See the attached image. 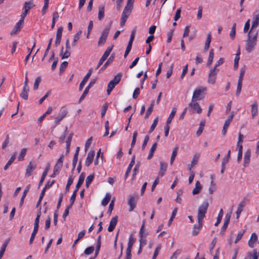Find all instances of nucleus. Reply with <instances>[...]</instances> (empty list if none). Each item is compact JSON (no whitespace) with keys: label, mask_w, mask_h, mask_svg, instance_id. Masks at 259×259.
<instances>
[{"label":"nucleus","mask_w":259,"mask_h":259,"mask_svg":"<svg viewBox=\"0 0 259 259\" xmlns=\"http://www.w3.org/2000/svg\"><path fill=\"white\" fill-rule=\"evenodd\" d=\"M257 35L258 33L255 32H248L245 43V50L248 53H250L254 50L257 43Z\"/></svg>","instance_id":"1"},{"label":"nucleus","mask_w":259,"mask_h":259,"mask_svg":"<svg viewBox=\"0 0 259 259\" xmlns=\"http://www.w3.org/2000/svg\"><path fill=\"white\" fill-rule=\"evenodd\" d=\"M209 204L207 201H204L200 206H199L198 210L197 219L198 222H203V219L205 217Z\"/></svg>","instance_id":"2"},{"label":"nucleus","mask_w":259,"mask_h":259,"mask_svg":"<svg viewBox=\"0 0 259 259\" xmlns=\"http://www.w3.org/2000/svg\"><path fill=\"white\" fill-rule=\"evenodd\" d=\"M121 76L122 75L121 73H118L114 76L112 80L109 81L107 89V93L108 95H109L115 86L118 84L121 80Z\"/></svg>","instance_id":"3"},{"label":"nucleus","mask_w":259,"mask_h":259,"mask_svg":"<svg viewBox=\"0 0 259 259\" xmlns=\"http://www.w3.org/2000/svg\"><path fill=\"white\" fill-rule=\"evenodd\" d=\"M206 88L201 87L194 90L192 98V101H197L203 99L204 97V92L206 91Z\"/></svg>","instance_id":"4"},{"label":"nucleus","mask_w":259,"mask_h":259,"mask_svg":"<svg viewBox=\"0 0 259 259\" xmlns=\"http://www.w3.org/2000/svg\"><path fill=\"white\" fill-rule=\"evenodd\" d=\"M111 25V23L108 26L106 27L102 31L101 36L100 37L98 42V46H102L105 43L110 31Z\"/></svg>","instance_id":"5"},{"label":"nucleus","mask_w":259,"mask_h":259,"mask_svg":"<svg viewBox=\"0 0 259 259\" xmlns=\"http://www.w3.org/2000/svg\"><path fill=\"white\" fill-rule=\"evenodd\" d=\"M111 25V23L108 26L106 27L102 31L101 36L100 37L98 42V46H102L105 43L110 31Z\"/></svg>","instance_id":"6"},{"label":"nucleus","mask_w":259,"mask_h":259,"mask_svg":"<svg viewBox=\"0 0 259 259\" xmlns=\"http://www.w3.org/2000/svg\"><path fill=\"white\" fill-rule=\"evenodd\" d=\"M68 114L67 108L65 106L62 107L59 112L58 116L55 117L54 122L56 125H58L61 121Z\"/></svg>","instance_id":"7"},{"label":"nucleus","mask_w":259,"mask_h":259,"mask_svg":"<svg viewBox=\"0 0 259 259\" xmlns=\"http://www.w3.org/2000/svg\"><path fill=\"white\" fill-rule=\"evenodd\" d=\"M259 25V14L254 16L253 21L252 22L251 26L249 32H256L258 33V30L257 29V27Z\"/></svg>","instance_id":"8"},{"label":"nucleus","mask_w":259,"mask_h":259,"mask_svg":"<svg viewBox=\"0 0 259 259\" xmlns=\"http://www.w3.org/2000/svg\"><path fill=\"white\" fill-rule=\"evenodd\" d=\"M112 50V47H108L105 52H104V54L102 56V57L100 58L98 65H97L96 69H98L100 66L103 63V62L107 59L109 55H110L111 51Z\"/></svg>","instance_id":"9"},{"label":"nucleus","mask_w":259,"mask_h":259,"mask_svg":"<svg viewBox=\"0 0 259 259\" xmlns=\"http://www.w3.org/2000/svg\"><path fill=\"white\" fill-rule=\"evenodd\" d=\"M218 72V70H214V69H210L207 80L208 83L213 84L215 82Z\"/></svg>","instance_id":"10"},{"label":"nucleus","mask_w":259,"mask_h":259,"mask_svg":"<svg viewBox=\"0 0 259 259\" xmlns=\"http://www.w3.org/2000/svg\"><path fill=\"white\" fill-rule=\"evenodd\" d=\"M96 82V80H91L88 85L85 88V90H84L82 95L80 97L79 99V103H80L85 97V96L88 95L89 93V91L90 89L94 85V84Z\"/></svg>","instance_id":"11"},{"label":"nucleus","mask_w":259,"mask_h":259,"mask_svg":"<svg viewBox=\"0 0 259 259\" xmlns=\"http://www.w3.org/2000/svg\"><path fill=\"white\" fill-rule=\"evenodd\" d=\"M234 114H231L225 120L223 128L222 131V134L223 136L226 135L227 130L230 124V123L232 121L233 118Z\"/></svg>","instance_id":"12"},{"label":"nucleus","mask_w":259,"mask_h":259,"mask_svg":"<svg viewBox=\"0 0 259 259\" xmlns=\"http://www.w3.org/2000/svg\"><path fill=\"white\" fill-rule=\"evenodd\" d=\"M93 72V70L92 68L90 69L87 74L83 77L82 80L81 81L79 87V91H80L82 90L83 87L85 84L87 82L89 78L90 77L92 73Z\"/></svg>","instance_id":"13"},{"label":"nucleus","mask_w":259,"mask_h":259,"mask_svg":"<svg viewBox=\"0 0 259 259\" xmlns=\"http://www.w3.org/2000/svg\"><path fill=\"white\" fill-rule=\"evenodd\" d=\"M138 197L131 196L128 200V204L130 205L129 211H132L136 207Z\"/></svg>","instance_id":"14"},{"label":"nucleus","mask_w":259,"mask_h":259,"mask_svg":"<svg viewBox=\"0 0 259 259\" xmlns=\"http://www.w3.org/2000/svg\"><path fill=\"white\" fill-rule=\"evenodd\" d=\"M64 157V155L62 154L60 156V158L57 160V163L55 164L54 168V170H55V172H60V171L63 166Z\"/></svg>","instance_id":"15"},{"label":"nucleus","mask_w":259,"mask_h":259,"mask_svg":"<svg viewBox=\"0 0 259 259\" xmlns=\"http://www.w3.org/2000/svg\"><path fill=\"white\" fill-rule=\"evenodd\" d=\"M198 224L195 225L193 228L192 234L194 236L198 235L203 226V222H198Z\"/></svg>","instance_id":"16"},{"label":"nucleus","mask_w":259,"mask_h":259,"mask_svg":"<svg viewBox=\"0 0 259 259\" xmlns=\"http://www.w3.org/2000/svg\"><path fill=\"white\" fill-rule=\"evenodd\" d=\"M24 22H21V21H19L15 25L13 30L11 31L10 34L11 35H15L18 32L20 31L22 26L23 25Z\"/></svg>","instance_id":"17"},{"label":"nucleus","mask_w":259,"mask_h":259,"mask_svg":"<svg viewBox=\"0 0 259 259\" xmlns=\"http://www.w3.org/2000/svg\"><path fill=\"white\" fill-rule=\"evenodd\" d=\"M189 106L196 111L197 113L198 114H200L202 112L200 106L196 101H192V100H191V102L189 104Z\"/></svg>","instance_id":"18"},{"label":"nucleus","mask_w":259,"mask_h":259,"mask_svg":"<svg viewBox=\"0 0 259 259\" xmlns=\"http://www.w3.org/2000/svg\"><path fill=\"white\" fill-rule=\"evenodd\" d=\"M94 156V151H91L89 152L85 161V165L86 166H89L92 163Z\"/></svg>","instance_id":"19"},{"label":"nucleus","mask_w":259,"mask_h":259,"mask_svg":"<svg viewBox=\"0 0 259 259\" xmlns=\"http://www.w3.org/2000/svg\"><path fill=\"white\" fill-rule=\"evenodd\" d=\"M257 236L255 233H253L248 241V244L250 248H253L254 245V244L257 240Z\"/></svg>","instance_id":"20"},{"label":"nucleus","mask_w":259,"mask_h":259,"mask_svg":"<svg viewBox=\"0 0 259 259\" xmlns=\"http://www.w3.org/2000/svg\"><path fill=\"white\" fill-rule=\"evenodd\" d=\"M160 169H159V172H158V174H159V176H160V177H163L166 171V169H167V164L164 162H160Z\"/></svg>","instance_id":"21"},{"label":"nucleus","mask_w":259,"mask_h":259,"mask_svg":"<svg viewBox=\"0 0 259 259\" xmlns=\"http://www.w3.org/2000/svg\"><path fill=\"white\" fill-rule=\"evenodd\" d=\"M250 156H251V152H250V150L249 149H248L245 152V155L244 156L243 165L244 167H246L248 165V164L250 162Z\"/></svg>","instance_id":"22"},{"label":"nucleus","mask_w":259,"mask_h":259,"mask_svg":"<svg viewBox=\"0 0 259 259\" xmlns=\"http://www.w3.org/2000/svg\"><path fill=\"white\" fill-rule=\"evenodd\" d=\"M117 223V217L115 216L112 218L110 221L109 226L108 228V231L110 232H112L115 228Z\"/></svg>","instance_id":"23"},{"label":"nucleus","mask_w":259,"mask_h":259,"mask_svg":"<svg viewBox=\"0 0 259 259\" xmlns=\"http://www.w3.org/2000/svg\"><path fill=\"white\" fill-rule=\"evenodd\" d=\"M36 167L35 164H33L32 162H30L29 164L27 166L26 170V176L27 177H29L31 175L32 172L35 169Z\"/></svg>","instance_id":"24"},{"label":"nucleus","mask_w":259,"mask_h":259,"mask_svg":"<svg viewBox=\"0 0 259 259\" xmlns=\"http://www.w3.org/2000/svg\"><path fill=\"white\" fill-rule=\"evenodd\" d=\"M135 156L134 155L132 157V160L126 170V172H125V176H124V179H126L128 177L129 174H130L131 172V169H132V167L133 166V165H134L135 163Z\"/></svg>","instance_id":"25"},{"label":"nucleus","mask_w":259,"mask_h":259,"mask_svg":"<svg viewBox=\"0 0 259 259\" xmlns=\"http://www.w3.org/2000/svg\"><path fill=\"white\" fill-rule=\"evenodd\" d=\"M84 178H85V173L82 172L79 177L78 181L76 185L75 190H77V191L78 190L80 187L83 184V183L84 182Z\"/></svg>","instance_id":"26"},{"label":"nucleus","mask_w":259,"mask_h":259,"mask_svg":"<svg viewBox=\"0 0 259 259\" xmlns=\"http://www.w3.org/2000/svg\"><path fill=\"white\" fill-rule=\"evenodd\" d=\"M35 6V5L33 4V0H30V1L26 2L24 3L23 9L28 12L30 10Z\"/></svg>","instance_id":"27"},{"label":"nucleus","mask_w":259,"mask_h":259,"mask_svg":"<svg viewBox=\"0 0 259 259\" xmlns=\"http://www.w3.org/2000/svg\"><path fill=\"white\" fill-rule=\"evenodd\" d=\"M202 188V185H201L199 181H196L195 184V187L192 191V194L195 195L198 194Z\"/></svg>","instance_id":"28"},{"label":"nucleus","mask_w":259,"mask_h":259,"mask_svg":"<svg viewBox=\"0 0 259 259\" xmlns=\"http://www.w3.org/2000/svg\"><path fill=\"white\" fill-rule=\"evenodd\" d=\"M251 116L253 118L257 114V103L256 101L254 102V103L251 105Z\"/></svg>","instance_id":"29"},{"label":"nucleus","mask_w":259,"mask_h":259,"mask_svg":"<svg viewBox=\"0 0 259 259\" xmlns=\"http://www.w3.org/2000/svg\"><path fill=\"white\" fill-rule=\"evenodd\" d=\"M73 137V133H71L69 136L67 137L66 141V154L68 155L70 151V144Z\"/></svg>","instance_id":"30"},{"label":"nucleus","mask_w":259,"mask_h":259,"mask_svg":"<svg viewBox=\"0 0 259 259\" xmlns=\"http://www.w3.org/2000/svg\"><path fill=\"white\" fill-rule=\"evenodd\" d=\"M230 155H231V151L229 150L227 153V159L223 158L222 162V169H221V173L223 174L225 170V164L227 163L229 160V159L230 158Z\"/></svg>","instance_id":"31"},{"label":"nucleus","mask_w":259,"mask_h":259,"mask_svg":"<svg viewBox=\"0 0 259 259\" xmlns=\"http://www.w3.org/2000/svg\"><path fill=\"white\" fill-rule=\"evenodd\" d=\"M114 59V56L113 54L111 55V56L108 59L107 61L106 62V63L103 65V66L101 68V69L99 70V73L101 71L104 70L113 61Z\"/></svg>","instance_id":"32"},{"label":"nucleus","mask_w":259,"mask_h":259,"mask_svg":"<svg viewBox=\"0 0 259 259\" xmlns=\"http://www.w3.org/2000/svg\"><path fill=\"white\" fill-rule=\"evenodd\" d=\"M245 204L244 202H241L240 203H239L236 211L237 219H238L239 218L241 212L242 211L244 207H245Z\"/></svg>","instance_id":"33"},{"label":"nucleus","mask_w":259,"mask_h":259,"mask_svg":"<svg viewBox=\"0 0 259 259\" xmlns=\"http://www.w3.org/2000/svg\"><path fill=\"white\" fill-rule=\"evenodd\" d=\"M29 91V87H23L22 91L20 95V97L24 100H27L28 99V93Z\"/></svg>","instance_id":"34"},{"label":"nucleus","mask_w":259,"mask_h":259,"mask_svg":"<svg viewBox=\"0 0 259 259\" xmlns=\"http://www.w3.org/2000/svg\"><path fill=\"white\" fill-rule=\"evenodd\" d=\"M211 42V34L210 33H208L205 40V45L204 47V52H206L208 50L210 44Z\"/></svg>","instance_id":"35"},{"label":"nucleus","mask_w":259,"mask_h":259,"mask_svg":"<svg viewBox=\"0 0 259 259\" xmlns=\"http://www.w3.org/2000/svg\"><path fill=\"white\" fill-rule=\"evenodd\" d=\"M49 168H50V165H48V166L46 167L45 170L44 171V172L42 173L40 180L39 182V185H38L39 186H40L41 185H42V184L43 183L44 180L49 170Z\"/></svg>","instance_id":"36"},{"label":"nucleus","mask_w":259,"mask_h":259,"mask_svg":"<svg viewBox=\"0 0 259 259\" xmlns=\"http://www.w3.org/2000/svg\"><path fill=\"white\" fill-rule=\"evenodd\" d=\"M73 174L71 176H69L67 185L65 187V192H67L69 191L70 187L72 184L74 180V178L73 177Z\"/></svg>","instance_id":"37"},{"label":"nucleus","mask_w":259,"mask_h":259,"mask_svg":"<svg viewBox=\"0 0 259 259\" xmlns=\"http://www.w3.org/2000/svg\"><path fill=\"white\" fill-rule=\"evenodd\" d=\"M145 223H146V220H144L143 221V223H142V226L140 230L139 237H144V236H146L148 234V233L145 232V231H144Z\"/></svg>","instance_id":"38"},{"label":"nucleus","mask_w":259,"mask_h":259,"mask_svg":"<svg viewBox=\"0 0 259 259\" xmlns=\"http://www.w3.org/2000/svg\"><path fill=\"white\" fill-rule=\"evenodd\" d=\"M157 143H154L150 150V151H149V154H148V156L147 157V159H150L152 158V157H153V154H154V153L156 149V147H157Z\"/></svg>","instance_id":"39"},{"label":"nucleus","mask_w":259,"mask_h":259,"mask_svg":"<svg viewBox=\"0 0 259 259\" xmlns=\"http://www.w3.org/2000/svg\"><path fill=\"white\" fill-rule=\"evenodd\" d=\"M214 57V50L213 49H211L209 51V57L208 58L207 62L206 65L207 66H209L213 62V59Z\"/></svg>","instance_id":"40"},{"label":"nucleus","mask_w":259,"mask_h":259,"mask_svg":"<svg viewBox=\"0 0 259 259\" xmlns=\"http://www.w3.org/2000/svg\"><path fill=\"white\" fill-rule=\"evenodd\" d=\"M205 121L204 120H202L200 123L199 127L196 132V135L199 136L202 133L204 127L205 126Z\"/></svg>","instance_id":"41"},{"label":"nucleus","mask_w":259,"mask_h":259,"mask_svg":"<svg viewBox=\"0 0 259 259\" xmlns=\"http://www.w3.org/2000/svg\"><path fill=\"white\" fill-rule=\"evenodd\" d=\"M17 155V153L15 152L14 154L11 156L10 159L9 160L7 164L4 166V170H7L9 166L14 162L15 159H16V156Z\"/></svg>","instance_id":"42"},{"label":"nucleus","mask_w":259,"mask_h":259,"mask_svg":"<svg viewBox=\"0 0 259 259\" xmlns=\"http://www.w3.org/2000/svg\"><path fill=\"white\" fill-rule=\"evenodd\" d=\"M41 211L39 210V211L37 212L36 218L34 221V229H35L38 230L39 219H40V217L41 216Z\"/></svg>","instance_id":"43"},{"label":"nucleus","mask_w":259,"mask_h":259,"mask_svg":"<svg viewBox=\"0 0 259 259\" xmlns=\"http://www.w3.org/2000/svg\"><path fill=\"white\" fill-rule=\"evenodd\" d=\"M131 13V11L126 10V9H124L123 11L122 12L121 19V20H124L126 21L128 16L130 15Z\"/></svg>","instance_id":"44"},{"label":"nucleus","mask_w":259,"mask_h":259,"mask_svg":"<svg viewBox=\"0 0 259 259\" xmlns=\"http://www.w3.org/2000/svg\"><path fill=\"white\" fill-rule=\"evenodd\" d=\"M176 113V109L174 108L172 111H171L169 117L166 120V124H169L171 122L172 119H173L174 117L175 116Z\"/></svg>","instance_id":"45"},{"label":"nucleus","mask_w":259,"mask_h":259,"mask_svg":"<svg viewBox=\"0 0 259 259\" xmlns=\"http://www.w3.org/2000/svg\"><path fill=\"white\" fill-rule=\"evenodd\" d=\"M178 149H179V148L178 147H176L173 149L172 155H171V158H170V164H172V163L175 159V158L178 153Z\"/></svg>","instance_id":"46"},{"label":"nucleus","mask_w":259,"mask_h":259,"mask_svg":"<svg viewBox=\"0 0 259 259\" xmlns=\"http://www.w3.org/2000/svg\"><path fill=\"white\" fill-rule=\"evenodd\" d=\"M63 49H64V48L62 47L61 48V53H60V55H61V58L62 59L68 58L70 56V54H71L70 50H66L65 51V53L63 54H62Z\"/></svg>","instance_id":"47"},{"label":"nucleus","mask_w":259,"mask_h":259,"mask_svg":"<svg viewBox=\"0 0 259 259\" xmlns=\"http://www.w3.org/2000/svg\"><path fill=\"white\" fill-rule=\"evenodd\" d=\"M110 199H111L110 194L109 193H107L106 194L105 197H104V198L103 199V200L102 201V204L103 206H106L110 201Z\"/></svg>","instance_id":"48"},{"label":"nucleus","mask_w":259,"mask_h":259,"mask_svg":"<svg viewBox=\"0 0 259 259\" xmlns=\"http://www.w3.org/2000/svg\"><path fill=\"white\" fill-rule=\"evenodd\" d=\"M104 17V7H100L99 8L98 19L99 20H102Z\"/></svg>","instance_id":"49"},{"label":"nucleus","mask_w":259,"mask_h":259,"mask_svg":"<svg viewBox=\"0 0 259 259\" xmlns=\"http://www.w3.org/2000/svg\"><path fill=\"white\" fill-rule=\"evenodd\" d=\"M94 174L90 175L87 178L86 181H85V186L87 188H88L89 187L90 185L92 182V181L94 179Z\"/></svg>","instance_id":"50"},{"label":"nucleus","mask_w":259,"mask_h":259,"mask_svg":"<svg viewBox=\"0 0 259 259\" xmlns=\"http://www.w3.org/2000/svg\"><path fill=\"white\" fill-rule=\"evenodd\" d=\"M236 23L233 24L232 29H231V31L230 33V38L232 40H233L234 39V38L235 37V35H236Z\"/></svg>","instance_id":"51"},{"label":"nucleus","mask_w":259,"mask_h":259,"mask_svg":"<svg viewBox=\"0 0 259 259\" xmlns=\"http://www.w3.org/2000/svg\"><path fill=\"white\" fill-rule=\"evenodd\" d=\"M223 216V209H221L220 210L219 213L218 214V216L217 217V220L216 223H215L214 225L215 226H217L221 222V220L222 219V217Z\"/></svg>","instance_id":"52"},{"label":"nucleus","mask_w":259,"mask_h":259,"mask_svg":"<svg viewBox=\"0 0 259 259\" xmlns=\"http://www.w3.org/2000/svg\"><path fill=\"white\" fill-rule=\"evenodd\" d=\"M240 53L239 54H237L236 55V57L234 59V69L236 70L238 68L239 65V60L240 59Z\"/></svg>","instance_id":"53"},{"label":"nucleus","mask_w":259,"mask_h":259,"mask_svg":"<svg viewBox=\"0 0 259 259\" xmlns=\"http://www.w3.org/2000/svg\"><path fill=\"white\" fill-rule=\"evenodd\" d=\"M26 151H27V149L25 148H24L21 150V153L18 157L19 161H22L24 159V158L26 153Z\"/></svg>","instance_id":"54"},{"label":"nucleus","mask_w":259,"mask_h":259,"mask_svg":"<svg viewBox=\"0 0 259 259\" xmlns=\"http://www.w3.org/2000/svg\"><path fill=\"white\" fill-rule=\"evenodd\" d=\"M177 211H178V208H175L172 212V214H171V215L169 219V220L168 221V225L169 226L172 222V221H173L174 219L175 218L177 213Z\"/></svg>","instance_id":"55"},{"label":"nucleus","mask_w":259,"mask_h":259,"mask_svg":"<svg viewBox=\"0 0 259 259\" xmlns=\"http://www.w3.org/2000/svg\"><path fill=\"white\" fill-rule=\"evenodd\" d=\"M242 80H238L237 87V90H236V96H239V95L240 94V92L241 91V88H242Z\"/></svg>","instance_id":"56"},{"label":"nucleus","mask_w":259,"mask_h":259,"mask_svg":"<svg viewBox=\"0 0 259 259\" xmlns=\"http://www.w3.org/2000/svg\"><path fill=\"white\" fill-rule=\"evenodd\" d=\"M78 155H74L73 160H72V169L71 170V173L73 174V172L75 168L77 161L78 160Z\"/></svg>","instance_id":"57"},{"label":"nucleus","mask_w":259,"mask_h":259,"mask_svg":"<svg viewBox=\"0 0 259 259\" xmlns=\"http://www.w3.org/2000/svg\"><path fill=\"white\" fill-rule=\"evenodd\" d=\"M244 232H245L244 230H242V231H241L239 232H238V233L237 234V237L234 242L235 243H237L239 241H240L241 239Z\"/></svg>","instance_id":"58"},{"label":"nucleus","mask_w":259,"mask_h":259,"mask_svg":"<svg viewBox=\"0 0 259 259\" xmlns=\"http://www.w3.org/2000/svg\"><path fill=\"white\" fill-rule=\"evenodd\" d=\"M77 191H78L77 190H74V192H73V194H72L69 200L71 204H73L75 200Z\"/></svg>","instance_id":"59"},{"label":"nucleus","mask_w":259,"mask_h":259,"mask_svg":"<svg viewBox=\"0 0 259 259\" xmlns=\"http://www.w3.org/2000/svg\"><path fill=\"white\" fill-rule=\"evenodd\" d=\"M68 133V128L67 127H66L65 128V130L64 132V134L62 136H61L60 138H59V142L61 143V144H62L64 143V141H65V137H66V135Z\"/></svg>","instance_id":"60"},{"label":"nucleus","mask_w":259,"mask_h":259,"mask_svg":"<svg viewBox=\"0 0 259 259\" xmlns=\"http://www.w3.org/2000/svg\"><path fill=\"white\" fill-rule=\"evenodd\" d=\"M94 249H95V248L94 246H90V247L87 248L84 250V254H85L87 255L91 254L93 252V251H94Z\"/></svg>","instance_id":"61"},{"label":"nucleus","mask_w":259,"mask_h":259,"mask_svg":"<svg viewBox=\"0 0 259 259\" xmlns=\"http://www.w3.org/2000/svg\"><path fill=\"white\" fill-rule=\"evenodd\" d=\"M158 117L156 118L154 121H153V123L152 124L151 127H150V131H149V133H152L155 129V128L156 127L157 124V123H158Z\"/></svg>","instance_id":"62"},{"label":"nucleus","mask_w":259,"mask_h":259,"mask_svg":"<svg viewBox=\"0 0 259 259\" xmlns=\"http://www.w3.org/2000/svg\"><path fill=\"white\" fill-rule=\"evenodd\" d=\"M40 81L41 78L40 77H37V78H36L33 85V90H36L38 89L39 84L40 82Z\"/></svg>","instance_id":"63"},{"label":"nucleus","mask_w":259,"mask_h":259,"mask_svg":"<svg viewBox=\"0 0 259 259\" xmlns=\"http://www.w3.org/2000/svg\"><path fill=\"white\" fill-rule=\"evenodd\" d=\"M160 249H161V245L159 244L155 248V251L154 252V254H153V255L152 257V259H156Z\"/></svg>","instance_id":"64"}]
</instances>
